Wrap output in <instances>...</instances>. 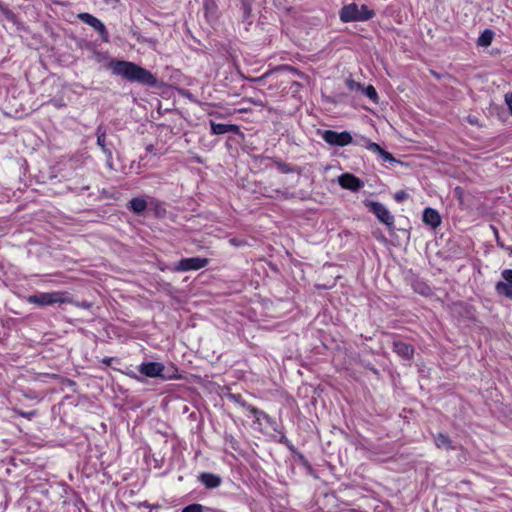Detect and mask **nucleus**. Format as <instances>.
Masks as SVG:
<instances>
[{"instance_id": "nucleus-12", "label": "nucleus", "mask_w": 512, "mask_h": 512, "mask_svg": "<svg viewBox=\"0 0 512 512\" xmlns=\"http://www.w3.org/2000/svg\"><path fill=\"white\" fill-rule=\"evenodd\" d=\"M199 481L209 489L217 488L221 484V478L213 473L203 472L199 475Z\"/></svg>"}, {"instance_id": "nucleus-25", "label": "nucleus", "mask_w": 512, "mask_h": 512, "mask_svg": "<svg viewBox=\"0 0 512 512\" xmlns=\"http://www.w3.org/2000/svg\"><path fill=\"white\" fill-rule=\"evenodd\" d=\"M205 507L198 503L190 504L182 509L181 512H204Z\"/></svg>"}, {"instance_id": "nucleus-7", "label": "nucleus", "mask_w": 512, "mask_h": 512, "mask_svg": "<svg viewBox=\"0 0 512 512\" xmlns=\"http://www.w3.org/2000/svg\"><path fill=\"white\" fill-rule=\"evenodd\" d=\"M367 206L369 207V210L375 214L379 221L386 224L387 226L393 225L394 217L383 204L379 202H369Z\"/></svg>"}, {"instance_id": "nucleus-27", "label": "nucleus", "mask_w": 512, "mask_h": 512, "mask_svg": "<svg viewBox=\"0 0 512 512\" xmlns=\"http://www.w3.org/2000/svg\"><path fill=\"white\" fill-rule=\"evenodd\" d=\"M346 86L351 91H361V89H363V86L360 83L351 78L346 79Z\"/></svg>"}, {"instance_id": "nucleus-36", "label": "nucleus", "mask_w": 512, "mask_h": 512, "mask_svg": "<svg viewBox=\"0 0 512 512\" xmlns=\"http://www.w3.org/2000/svg\"><path fill=\"white\" fill-rule=\"evenodd\" d=\"M154 150V146L152 144H149L146 146V151L151 153Z\"/></svg>"}, {"instance_id": "nucleus-16", "label": "nucleus", "mask_w": 512, "mask_h": 512, "mask_svg": "<svg viewBox=\"0 0 512 512\" xmlns=\"http://www.w3.org/2000/svg\"><path fill=\"white\" fill-rule=\"evenodd\" d=\"M414 292L423 295V296H430L432 295V289L429 285H427L424 281L421 279H415L411 284Z\"/></svg>"}, {"instance_id": "nucleus-15", "label": "nucleus", "mask_w": 512, "mask_h": 512, "mask_svg": "<svg viewBox=\"0 0 512 512\" xmlns=\"http://www.w3.org/2000/svg\"><path fill=\"white\" fill-rule=\"evenodd\" d=\"M211 130L213 134L221 135L229 132L237 133L239 131L238 126L233 124H221L211 121Z\"/></svg>"}, {"instance_id": "nucleus-17", "label": "nucleus", "mask_w": 512, "mask_h": 512, "mask_svg": "<svg viewBox=\"0 0 512 512\" xmlns=\"http://www.w3.org/2000/svg\"><path fill=\"white\" fill-rule=\"evenodd\" d=\"M434 442L438 448H444L446 450H454L455 449V447L452 445V441L449 438V436L444 433H438L434 437Z\"/></svg>"}, {"instance_id": "nucleus-20", "label": "nucleus", "mask_w": 512, "mask_h": 512, "mask_svg": "<svg viewBox=\"0 0 512 512\" xmlns=\"http://www.w3.org/2000/svg\"><path fill=\"white\" fill-rule=\"evenodd\" d=\"M247 410L255 417L257 422H260L261 419L266 420L267 422H271V417L265 413L264 411L259 410L254 406H247Z\"/></svg>"}, {"instance_id": "nucleus-10", "label": "nucleus", "mask_w": 512, "mask_h": 512, "mask_svg": "<svg viewBox=\"0 0 512 512\" xmlns=\"http://www.w3.org/2000/svg\"><path fill=\"white\" fill-rule=\"evenodd\" d=\"M393 351L403 360L411 361L414 357V347L402 340L395 339L392 342Z\"/></svg>"}, {"instance_id": "nucleus-26", "label": "nucleus", "mask_w": 512, "mask_h": 512, "mask_svg": "<svg viewBox=\"0 0 512 512\" xmlns=\"http://www.w3.org/2000/svg\"><path fill=\"white\" fill-rule=\"evenodd\" d=\"M228 399H230L231 401L239 404L240 406L244 407L247 409V406H250L249 404H247L243 399H242V396L240 394H233V393H230L228 394Z\"/></svg>"}, {"instance_id": "nucleus-3", "label": "nucleus", "mask_w": 512, "mask_h": 512, "mask_svg": "<svg viewBox=\"0 0 512 512\" xmlns=\"http://www.w3.org/2000/svg\"><path fill=\"white\" fill-rule=\"evenodd\" d=\"M375 15L373 10H370L366 5H357L350 3L342 7L339 12V17L342 22H363L373 18Z\"/></svg>"}, {"instance_id": "nucleus-5", "label": "nucleus", "mask_w": 512, "mask_h": 512, "mask_svg": "<svg viewBox=\"0 0 512 512\" xmlns=\"http://www.w3.org/2000/svg\"><path fill=\"white\" fill-rule=\"evenodd\" d=\"M322 138L330 145L341 147L349 145L353 140L349 132L343 131L339 133L333 130H325L322 133Z\"/></svg>"}, {"instance_id": "nucleus-33", "label": "nucleus", "mask_w": 512, "mask_h": 512, "mask_svg": "<svg viewBox=\"0 0 512 512\" xmlns=\"http://www.w3.org/2000/svg\"><path fill=\"white\" fill-rule=\"evenodd\" d=\"M505 101H506V103H507V105H508V108H509V110H510L511 114H512V93L507 94V95L505 96Z\"/></svg>"}, {"instance_id": "nucleus-1", "label": "nucleus", "mask_w": 512, "mask_h": 512, "mask_svg": "<svg viewBox=\"0 0 512 512\" xmlns=\"http://www.w3.org/2000/svg\"><path fill=\"white\" fill-rule=\"evenodd\" d=\"M113 74L123 77L130 82L155 86L157 78L147 69L128 61H116L111 63Z\"/></svg>"}, {"instance_id": "nucleus-8", "label": "nucleus", "mask_w": 512, "mask_h": 512, "mask_svg": "<svg viewBox=\"0 0 512 512\" xmlns=\"http://www.w3.org/2000/svg\"><path fill=\"white\" fill-rule=\"evenodd\" d=\"M503 281H499L495 290L499 295L505 296L512 300V270L505 269L502 271Z\"/></svg>"}, {"instance_id": "nucleus-30", "label": "nucleus", "mask_w": 512, "mask_h": 512, "mask_svg": "<svg viewBox=\"0 0 512 512\" xmlns=\"http://www.w3.org/2000/svg\"><path fill=\"white\" fill-rule=\"evenodd\" d=\"M382 159L384 161H389V162H394L395 161V158L393 157V155L387 151H385L384 149H382V151L380 152L379 154Z\"/></svg>"}, {"instance_id": "nucleus-38", "label": "nucleus", "mask_w": 512, "mask_h": 512, "mask_svg": "<svg viewBox=\"0 0 512 512\" xmlns=\"http://www.w3.org/2000/svg\"><path fill=\"white\" fill-rule=\"evenodd\" d=\"M54 276L57 277V278L58 277H62L61 274H59V273L55 274Z\"/></svg>"}, {"instance_id": "nucleus-23", "label": "nucleus", "mask_w": 512, "mask_h": 512, "mask_svg": "<svg viewBox=\"0 0 512 512\" xmlns=\"http://www.w3.org/2000/svg\"><path fill=\"white\" fill-rule=\"evenodd\" d=\"M361 91L373 102H377L378 94L376 92V89L372 85H368L366 88L363 87Z\"/></svg>"}, {"instance_id": "nucleus-14", "label": "nucleus", "mask_w": 512, "mask_h": 512, "mask_svg": "<svg viewBox=\"0 0 512 512\" xmlns=\"http://www.w3.org/2000/svg\"><path fill=\"white\" fill-rule=\"evenodd\" d=\"M97 145L107 155L108 160L112 158V152L106 147V128L103 125H99L96 129Z\"/></svg>"}, {"instance_id": "nucleus-35", "label": "nucleus", "mask_w": 512, "mask_h": 512, "mask_svg": "<svg viewBox=\"0 0 512 512\" xmlns=\"http://www.w3.org/2000/svg\"><path fill=\"white\" fill-rule=\"evenodd\" d=\"M268 74H269V72H268V73H266V74H264V75H263V76H261V77H257V78H255V79H253V80H254V81H256V82H260V81H262V80H263V79H264Z\"/></svg>"}, {"instance_id": "nucleus-34", "label": "nucleus", "mask_w": 512, "mask_h": 512, "mask_svg": "<svg viewBox=\"0 0 512 512\" xmlns=\"http://www.w3.org/2000/svg\"><path fill=\"white\" fill-rule=\"evenodd\" d=\"M22 417H25L27 419H32L35 415H36V412L35 411H29V412H20L19 413Z\"/></svg>"}, {"instance_id": "nucleus-19", "label": "nucleus", "mask_w": 512, "mask_h": 512, "mask_svg": "<svg viewBox=\"0 0 512 512\" xmlns=\"http://www.w3.org/2000/svg\"><path fill=\"white\" fill-rule=\"evenodd\" d=\"M493 37L494 32L490 29H485L477 40L478 46L488 47L489 45H491Z\"/></svg>"}, {"instance_id": "nucleus-2", "label": "nucleus", "mask_w": 512, "mask_h": 512, "mask_svg": "<svg viewBox=\"0 0 512 512\" xmlns=\"http://www.w3.org/2000/svg\"><path fill=\"white\" fill-rule=\"evenodd\" d=\"M27 302L37 306H51L54 304L73 303L70 294L66 291L40 292L38 294L29 295Z\"/></svg>"}, {"instance_id": "nucleus-9", "label": "nucleus", "mask_w": 512, "mask_h": 512, "mask_svg": "<svg viewBox=\"0 0 512 512\" xmlns=\"http://www.w3.org/2000/svg\"><path fill=\"white\" fill-rule=\"evenodd\" d=\"M208 263V258H182L174 267L176 271L198 270Z\"/></svg>"}, {"instance_id": "nucleus-6", "label": "nucleus", "mask_w": 512, "mask_h": 512, "mask_svg": "<svg viewBox=\"0 0 512 512\" xmlns=\"http://www.w3.org/2000/svg\"><path fill=\"white\" fill-rule=\"evenodd\" d=\"M78 18L85 24L93 27L96 31L99 32L102 40L105 42H108V40H109L108 31H107L106 27L104 26V24L98 18H96L93 15L86 13V12L78 14Z\"/></svg>"}, {"instance_id": "nucleus-11", "label": "nucleus", "mask_w": 512, "mask_h": 512, "mask_svg": "<svg viewBox=\"0 0 512 512\" xmlns=\"http://www.w3.org/2000/svg\"><path fill=\"white\" fill-rule=\"evenodd\" d=\"M338 182L342 188L351 191H358L364 186V183L359 178L349 173L342 174Z\"/></svg>"}, {"instance_id": "nucleus-37", "label": "nucleus", "mask_w": 512, "mask_h": 512, "mask_svg": "<svg viewBox=\"0 0 512 512\" xmlns=\"http://www.w3.org/2000/svg\"><path fill=\"white\" fill-rule=\"evenodd\" d=\"M45 283H60L61 281L58 280H45Z\"/></svg>"}, {"instance_id": "nucleus-21", "label": "nucleus", "mask_w": 512, "mask_h": 512, "mask_svg": "<svg viewBox=\"0 0 512 512\" xmlns=\"http://www.w3.org/2000/svg\"><path fill=\"white\" fill-rule=\"evenodd\" d=\"M269 160H271L273 162V164L282 172V173H290L292 172V169L291 167L283 162L282 160L280 159H277V158H268Z\"/></svg>"}, {"instance_id": "nucleus-13", "label": "nucleus", "mask_w": 512, "mask_h": 512, "mask_svg": "<svg viewBox=\"0 0 512 512\" xmlns=\"http://www.w3.org/2000/svg\"><path fill=\"white\" fill-rule=\"evenodd\" d=\"M423 222L436 228L441 224V217L435 209L426 208L423 212Z\"/></svg>"}, {"instance_id": "nucleus-28", "label": "nucleus", "mask_w": 512, "mask_h": 512, "mask_svg": "<svg viewBox=\"0 0 512 512\" xmlns=\"http://www.w3.org/2000/svg\"><path fill=\"white\" fill-rule=\"evenodd\" d=\"M367 149L370 150V151H373V152H376L378 154H380V152L382 151V148L375 142H368L367 143Z\"/></svg>"}, {"instance_id": "nucleus-32", "label": "nucleus", "mask_w": 512, "mask_h": 512, "mask_svg": "<svg viewBox=\"0 0 512 512\" xmlns=\"http://www.w3.org/2000/svg\"><path fill=\"white\" fill-rule=\"evenodd\" d=\"M72 304H75L77 307H80V308H84V309H90L92 304L87 302V301H83V302H74Z\"/></svg>"}, {"instance_id": "nucleus-18", "label": "nucleus", "mask_w": 512, "mask_h": 512, "mask_svg": "<svg viewBox=\"0 0 512 512\" xmlns=\"http://www.w3.org/2000/svg\"><path fill=\"white\" fill-rule=\"evenodd\" d=\"M129 208L137 213H143L147 208V201L143 197H135L129 201Z\"/></svg>"}, {"instance_id": "nucleus-29", "label": "nucleus", "mask_w": 512, "mask_h": 512, "mask_svg": "<svg viewBox=\"0 0 512 512\" xmlns=\"http://www.w3.org/2000/svg\"><path fill=\"white\" fill-rule=\"evenodd\" d=\"M407 198H408V194L405 191H403V190H400V191L396 192L395 195H394V199L397 202H402V201H404Z\"/></svg>"}, {"instance_id": "nucleus-4", "label": "nucleus", "mask_w": 512, "mask_h": 512, "mask_svg": "<svg viewBox=\"0 0 512 512\" xmlns=\"http://www.w3.org/2000/svg\"><path fill=\"white\" fill-rule=\"evenodd\" d=\"M138 370L141 374L150 378L159 377L164 380L176 378L174 375L164 374L165 366L160 362H143L139 365Z\"/></svg>"}, {"instance_id": "nucleus-22", "label": "nucleus", "mask_w": 512, "mask_h": 512, "mask_svg": "<svg viewBox=\"0 0 512 512\" xmlns=\"http://www.w3.org/2000/svg\"><path fill=\"white\" fill-rule=\"evenodd\" d=\"M239 1L241 2V8L243 10V21H246L251 16V12H252L251 4L248 0H239Z\"/></svg>"}, {"instance_id": "nucleus-24", "label": "nucleus", "mask_w": 512, "mask_h": 512, "mask_svg": "<svg viewBox=\"0 0 512 512\" xmlns=\"http://www.w3.org/2000/svg\"><path fill=\"white\" fill-rule=\"evenodd\" d=\"M0 12L4 15V17L8 21H11V22L16 21V15L14 14V12H12L10 9H8L6 6H4L1 2H0Z\"/></svg>"}, {"instance_id": "nucleus-31", "label": "nucleus", "mask_w": 512, "mask_h": 512, "mask_svg": "<svg viewBox=\"0 0 512 512\" xmlns=\"http://www.w3.org/2000/svg\"><path fill=\"white\" fill-rule=\"evenodd\" d=\"M137 505H138V507H144V508H149V509H158V508H160L159 504H157V503L156 504H150L147 501L140 502Z\"/></svg>"}]
</instances>
